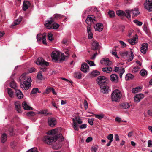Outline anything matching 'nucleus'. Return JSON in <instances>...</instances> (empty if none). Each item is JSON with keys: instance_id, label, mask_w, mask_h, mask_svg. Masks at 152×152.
I'll list each match as a JSON object with an SVG mask.
<instances>
[{"instance_id": "obj_1", "label": "nucleus", "mask_w": 152, "mask_h": 152, "mask_svg": "<svg viewBox=\"0 0 152 152\" xmlns=\"http://www.w3.org/2000/svg\"><path fill=\"white\" fill-rule=\"evenodd\" d=\"M28 73H23L20 77V86L23 90H28L31 86V80L30 76H27Z\"/></svg>"}, {"instance_id": "obj_2", "label": "nucleus", "mask_w": 152, "mask_h": 152, "mask_svg": "<svg viewBox=\"0 0 152 152\" xmlns=\"http://www.w3.org/2000/svg\"><path fill=\"white\" fill-rule=\"evenodd\" d=\"M58 137L61 138V141H63L64 138L61 134H59L57 136H53L50 135L45 136L43 138V140L45 143L50 145L55 142Z\"/></svg>"}, {"instance_id": "obj_3", "label": "nucleus", "mask_w": 152, "mask_h": 152, "mask_svg": "<svg viewBox=\"0 0 152 152\" xmlns=\"http://www.w3.org/2000/svg\"><path fill=\"white\" fill-rule=\"evenodd\" d=\"M122 97L121 92L118 89L114 90L112 91L111 94V99L113 102H119Z\"/></svg>"}, {"instance_id": "obj_4", "label": "nucleus", "mask_w": 152, "mask_h": 152, "mask_svg": "<svg viewBox=\"0 0 152 152\" xmlns=\"http://www.w3.org/2000/svg\"><path fill=\"white\" fill-rule=\"evenodd\" d=\"M45 26L48 28H53L54 29H57L60 26L58 24L54 21L52 18L47 21V22L45 24Z\"/></svg>"}, {"instance_id": "obj_5", "label": "nucleus", "mask_w": 152, "mask_h": 152, "mask_svg": "<svg viewBox=\"0 0 152 152\" xmlns=\"http://www.w3.org/2000/svg\"><path fill=\"white\" fill-rule=\"evenodd\" d=\"M121 55L124 58L129 57L128 59V61H131L133 58V52L132 51H131L130 52L127 51L122 52L121 53Z\"/></svg>"}, {"instance_id": "obj_6", "label": "nucleus", "mask_w": 152, "mask_h": 152, "mask_svg": "<svg viewBox=\"0 0 152 152\" xmlns=\"http://www.w3.org/2000/svg\"><path fill=\"white\" fill-rule=\"evenodd\" d=\"M116 13L119 16H126L128 19L130 18L131 17L129 10H126L125 12L121 10H118L116 11Z\"/></svg>"}, {"instance_id": "obj_7", "label": "nucleus", "mask_w": 152, "mask_h": 152, "mask_svg": "<svg viewBox=\"0 0 152 152\" xmlns=\"http://www.w3.org/2000/svg\"><path fill=\"white\" fill-rule=\"evenodd\" d=\"M73 127L74 129L78 131L79 130L78 126L77 125L75 121H76L77 123L79 124H81L82 123V121L81 119L78 117H76L75 118L73 119Z\"/></svg>"}, {"instance_id": "obj_8", "label": "nucleus", "mask_w": 152, "mask_h": 152, "mask_svg": "<svg viewBox=\"0 0 152 152\" xmlns=\"http://www.w3.org/2000/svg\"><path fill=\"white\" fill-rule=\"evenodd\" d=\"M96 81L99 85L100 86H102L105 85L104 84L107 81V79L106 77L104 76H99L98 77L96 80Z\"/></svg>"}, {"instance_id": "obj_9", "label": "nucleus", "mask_w": 152, "mask_h": 152, "mask_svg": "<svg viewBox=\"0 0 152 152\" xmlns=\"http://www.w3.org/2000/svg\"><path fill=\"white\" fill-rule=\"evenodd\" d=\"M37 41H42L43 44L45 45L47 44L45 33H44L42 34H38L37 36Z\"/></svg>"}, {"instance_id": "obj_10", "label": "nucleus", "mask_w": 152, "mask_h": 152, "mask_svg": "<svg viewBox=\"0 0 152 152\" xmlns=\"http://www.w3.org/2000/svg\"><path fill=\"white\" fill-rule=\"evenodd\" d=\"M36 64L39 65L48 66L49 63L45 61L42 57H39L37 59Z\"/></svg>"}, {"instance_id": "obj_11", "label": "nucleus", "mask_w": 152, "mask_h": 152, "mask_svg": "<svg viewBox=\"0 0 152 152\" xmlns=\"http://www.w3.org/2000/svg\"><path fill=\"white\" fill-rule=\"evenodd\" d=\"M144 7L145 9L149 11H152V0H146Z\"/></svg>"}, {"instance_id": "obj_12", "label": "nucleus", "mask_w": 152, "mask_h": 152, "mask_svg": "<svg viewBox=\"0 0 152 152\" xmlns=\"http://www.w3.org/2000/svg\"><path fill=\"white\" fill-rule=\"evenodd\" d=\"M60 54L57 51H53L51 54V57L53 61L56 62L59 59Z\"/></svg>"}, {"instance_id": "obj_13", "label": "nucleus", "mask_w": 152, "mask_h": 152, "mask_svg": "<svg viewBox=\"0 0 152 152\" xmlns=\"http://www.w3.org/2000/svg\"><path fill=\"white\" fill-rule=\"evenodd\" d=\"M114 71L115 72H119V75L121 78H122L123 74L125 72L124 69L121 67L115 66Z\"/></svg>"}, {"instance_id": "obj_14", "label": "nucleus", "mask_w": 152, "mask_h": 152, "mask_svg": "<svg viewBox=\"0 0 152 152\" xmlns=\"http://www.w3.org/2000/svg\"><path fill=\"white\" fill-rule=\"evenodd\" d=\"M57 122L55 118L53 117H49L48 119V125L51 127H53L56 124Z\"/></svg>"}, {"instance_id": "obj_15", "label": "nucleus", "mask_w": 152, "mask_h": 152, "mask_svg": "<svg viewBox=\"0 0 152 152\" xmlns=\"http://www.w3.org/2000/svg\"><path fill=\"white\" fill-rule=\"evenodd\" d=\"M144 97L143 94L140 93L136 94L134 97V101L136 103H138Z\"/></svg>"}, {"instance_id": "obj_16", "label": "nucleus", "mask_w": 152, "mask_h": 152, "mask_svg": "<svg viewBox=\"0 0 152 152\" xmlns=\"http://www.w3.org/2000/svg\"><path fill=\"white\" fill-rule=\"evenodd\" d=\"M81 70L83 72L87 73L89 71V66L87 63H84L81 65Z\"/></svg>"}, {"instance_id": "obj_17", "label": "nucleus", "mask_w": 152, "mask_h": 152, "mask_svg": "<svg viewBox=\"0 0 152 152\" xmlns=\"http://www.w3.org/2000/svg\"><path fill=\"white\" fill-rule=\"evenodd\" d=\"M100 63L102 64L110 66L112 64V62L108 58H102L100 61Z\"/></svg>"}, {"instance_id": "obj_18", "label": "nucleus", "mask_w": 152, "mask_h": 152, "mask_svg": "<svg viewBox=\"0 0 152 152\" xmlns=\"http://www.w3.org/2000/svg\"><path fill=\"white\" fill-rule=\"evenodd\" d=\"M51 91H52L53 94L54 95H56L57 94V93L55 91L54 89L50 86L47 87L46 89L43 92V94L44 95L47 94Z\"/></svg>"}, {"instance_id": "obj_19", "label": "nucleus", "mask_w": 152, "mask_h": 152, "mask_svg": "<svg viewBox=\"0 0 152 152\" xmlns=\"http://www.w3.org/2000/svg\"><path fill=\"white\" fill-rule=\"evenodd\" d=\"M148 46V44L147 43H143L142 44L140 48L141 52L143 54H145L147 50Z\"/></svg>"}, {"instance_id": "obj_20", "label": "nucleus", "mask_w": 152, "mask_h": 152, "mask_svg": "<svg viewBox=\"0 0 152 152\" xmlns=\"http://www.w3.org/2000/svg\"><path fill=\"white\" fill-rule=\"evenodd\" d=\"M129 11L130 13V12L132 13V16L133 17H137L140 14V12H139V9L137 8H134L132 10Z\"/></svg>"}, {"instance_id": "obj_21", "label": "nucleus", "mask_w": 152, "mask_h": 152, "mask_svg": "<svg viewBox=\"0 0 152 152\" xmlns=\"http://www.w3.org/2000/svg\"><path fill=\"white\" fill-rule=\"evenodd\" d=\"M64 53L66 54H68V55L65 56L64 54V53H61L60 61L66 60L69 57V52L68 50H65L64 51Z\"/></svg>"}, {"instance_id": "obj_22", "label": "nucleus", "mask_w": 152, "mask_h": 152, "mask_svg": "<svg viewBox=\"0 0 152 152\" xmlns=\"http://www.w3.org/2000/svg\"><path fill=\"white\" fill-rule=\"evenodd\" d=\"M94 27L95 31H98L99 32H100L103 29V25L101 23H98L96 24Z\"/></svg>"}, {"instance_id": "obj_23", "label": "nucleus", "mask_w": 152, "mask_h": 152, "mask_svg": "<svg viewBox=\"0 0 152 152\" xmlns=\"http://www.w3.org/2000/svg\"><path fill=\"white\" fill-rule=\"evenodd\" d=\"M94 20H95L94 16L92 15H90L87 17L86 22L89 25Z\"/></svg>"}, {"instance_id": "obj_24", "label": "nucleus", "mask_w": 152, "mask_h": 152, "mask_svg": "<svg viewBox=\"0 0 152 152\" xmlns=\"http://www.w3.org/2000/svg\"><path fill=\"white\" fill-rule=\"evenodd\" d=\"M15 110L17 112L19 113H21V108L20 102L19 101L15 102Z\"/></svg>"}, {"instance_id": "obj_25", "label": "nucleus", "mask_w": 152, "mask_h": 152, "mask_svg": "<svg viewBox=\"0 0 152 152\" xmlns=\"http://www.w3.org/2000/svg\"><path fill=\"white\" fill-rule=\"evenodd\" d=\"M15 91L16 96L19 99L22 98L23 95L21 91L19 89L16 90Z\"/></svg>"}, {"instance_id": "obj_26", "label": "nucleus", "mask_w": 152, "mask_h": 152, "mask_svg": "<svg viewBox=\"0 0 152 152\" xmlns=\"http://www.w3.org/2000/svg\"><path fill=\"white\" fill-rule=\"evenodd\" d=\"M100 87L101 91L102 92L105 94H107L108 93L109 88L107 86L104 85L100 86Z\"/></svg>"}, {"instance_id": "obj_27", "label": "nucleus", "mask_w": 152, "mask_h": 152, "mask_svg": "<svg viewBox=\"0 0 152 152\" xmlns=\"http://www.w3.org/2000/svg\"><path fill=\"white\" fill-rule=\"evenodd\" d=\"M22 106L24 110H33V108L28 105L26 102L25 101H24L23 102Z\"/></svg>"}, {"instance_id": "obj_28", "label": "nucleus", "mask_w": 152, "mask_h": 152, "mask_svg": "<svg viewBox=\"0 0 152 152\" xmlns=\"http://www.w3.org/2000/svg\"><path fill=\"white\" fill-rule=\"evenodd\" d=\"M30 2L28 1H24L23 2V9L24 11H26L28 9L30 5Z\"/></svg>"}, {"instance_id": "obj_29", "label": "nucleus", "mask_w": 152, "mask_h": 152, "mask_svg": "<svg viewBox=\"0 0 152 152\" xmlns=\"http://www.w3.org/2000/svg\"><path fill=\"white\" fill-rule=\"evenodd\" d=\"M99 43L96 41H94L92 44V49L94 50H96L98 49L99 46Z\"/></svg>"}, {"instance_id": "obj_30", "label": "nucleus", "mask_w": 152, "mask_h": 152, "mask_svg": "<svg viewBox=\"0 0 152 152\" xmlns=\"http://www.w3.org/2000/svg\"><path fill=\"white\" fill-rule=\"evenodd\" d=\"M100 74V72L96 70H94L91 73L88 74L89 76L90 77H96Z\"/></svg>"}, {"instance_id": "obj_31", "label": "nucleus", "mask_w": 152, "mask_h": 152, "mask_svg": "<svg viewBox=\"0 0 152 152\" xmlns=\"http://www.w3.org/2000/svg\"><path fill=\"white\" fill-rule=\"evenodd\" d=\"M110 79L113 82H117L118 81V76L115 74H112L110 75Z\"/></svg>"}, {"instance_id": "obj_32", "label": "nucleus", "mask_w": 152, "mask_h": 152, "mask_svg": "<svg viewBox=\"0 0 152 152\" xmlns=\"http://www.w3.org/2000/svg\"><path fill=\"white\" fill-rule=\"evenodd\" d=\"M87 29L88 38L90 39H91L93 37V34L91 32V27L90 25L87 26Z\"/></svg>"}, {"instance_id": "obj_33", "label": "nucleus", "mask_w": 152, "mask_h": 152, "mask_svg": "<svg viewBox=\"0 0 152 152\" xmlns=\"http://www.w3.org/2000/svg\"><path fill=\"white\" fill-rule=\"evenodd\" d=\"M7 135L5 133H3L1 136V142L4 143L7 140Z\"/></svg>"}, {"instance_id": "obj_34", "label": "nucleus", "mask_w": 152, "mask_h": 152, "mask_svg": "<svg viewBox=\"0 0 152 152\" xmlns=\"http://www.w3.org/2000/svg\"><path fill=\"white\" fill-rule=\"evenodd\" d=\"M62 16H63L61 14H56L54 15L53 17H51L50 18H52L53 19V20H54V21L57 20L58 18H61Z\"/></svg>"}, {"instance_id": "obj_35", "label": "nucleus", "mask_w": 152, "mask_h": 152, "mask_svg": "<svg viewBox=\"0 0 152 152\" xmlns=\"http://www.w3.org/2000/svg\"><path fill=\"white\" fill-rule=\"evenodd\" d=\"M57 129H54L50 130V131H49L48 132H47V134L48 135H51V136H55L56 134Z\"/></svg>"}, {"instance_id": "obj_36", "label": "nucleus", "mask_w": 152, "mask_h": 152, "mask_svg": "<svg viewBox=\"0 0 152 152\" xmlns=\"http://www.w3.org/2000/svg\"><path fill=\"white\" fill-rule=\"evenodd\" d=\"M112 69L111 67H108L102 68V71L106 72L107 73H109L112 71Z\"/></svg>"}, {"instance_id": "obj_37", "label": "nucleus", "mask_w": 152, "mask_h": 152, "mask_svg": "<svg viewBox=\"0 0 152 152\" xmlns=\"http://www.w3.org/2000/svg\"><path fill=\"white\" fill-rule=\"evenodd\" d=\"M142 88L140 86L136 87L135 88L132 89V93H137L138 92L142 90Z\"/></svg>"}, {"instance_id": "obj_38", "label": "nucleus", "mask_w": 152, "mask_h": 152, "mask_svg": "<svg viewBox=\"0 0 152 152\" xmlns=\"http://www.w3.org/2000/svg\"><path fill=\"white\" fill-rule=\"evenodd\" d=\"M137 38L134 37L133 38L130 39H128V41L129 44L132 45H134L135 43Z\"/></svg>"}, {"instance_id": "obj_39", "label": "nucleus", "mask_w": 152, "mask_h": 152, "mask_svg": "<svg viewBox=\"0 0 152 152\" xmlns=\"http://www.w3.org/2000/svg\"><path fill=\"white\" fill-rule=\"evenodd\" d=\"M134 77V76L131 74L129 73L126 74L125 76L126 80H130L132 79Z\"/></svg>"}, {"instance_id": "obj_40", "label": "nucleus", "mask_w": 152, "mask_h": 152, "mask_svg": "<svg viewBox=\"0 0 152 152\" xmlns=\"http://www.w3.org/2000/svg\"><path fill=\"white\" fill-rule=\"evenodd\" d=\"M10 86L11 88L15 89V90L17 89V86L16 84L14 81H12L11 82L10 84Z\"/></svg>"}, {"instance_id": "obj_41", "label": "nucleus", "mask_w": 152, "mask_h": 152, "mask_svg": "<svg viewBox=\"0 0 152 152\" xmlns=\"http://www.w3.org/2000/svg\"><path fill=\"white\" fill-rule=\"evenodd\" d=\"M121 107L123 109H127L130 107L129 104L127 103H124L121 105Z\"/></svg>"}, {"instance_id": "obj_42", "label": "nucleus", "mask_w": 152, "mask_h": 152, "mask_svg": "<svg viewBox=\"0 0 152 152\" xmlns=\"http://www.w3.org/2000/svg\"><path fill=\"white\" fill-rule=\"evenodd\" d=\"M7 93L10 97L12 98L13 97V91L12 90L9 88H7Z\"/></svg>"}, {"instance_id": "obj_43", "label": "nucleus", "mask_w": 152, "mask_h": 152, "mask_svg": "<svg viewBox=\"0 0 152 152\" xmlns=\"http://www.w3.org/2000/svg\"><path fill=\"white\" fill-rule=\"evenodd\" d=\"M74 76L76 78L81 79L82 77V74L81 72H75L74 73Z\"/></svg>"}, {"instance_id": "obj_44", "label": "nucleus", "mask_w": 152, "mask_h": 152, "mask_svg": "<svg viewBox=\"0 0 152 152\" xmlns=\"http://www.w3.org/2000/svg\"><path fill=\"white\" fill-rule=\"evenodd\" d=\"M96 118L99 119H102L104 117V114H94Z\"/></svg>"}, {"instance_id": "obj_45", "label": "nucleus", "mask_w": 152, "mask_h": 152, "mask_svg": "<svg viewBox=\"0 0 152 152\" xmlns=\"http://www.w3.org/2000/svg\"><path fill=\"white\" fill-rule=\"evenodd\" d=\"M147 71L145 70L142 69L140 70V75L142 76H144L147 75Z\"/></svg>"}, {"instance_id": "obj_46", "label": "nucleus", "mask_w": 152, "mask_h": 152, "mask_svg": "<svg viewBox=\"0 0 152 152\" xmlns=\"http://www.w3.org/2000/svg\"><path fill=\"white\" fill-rule=\"evenodd\" d=\"M48 39L50 41H52L54 39L53 35L51 33H48Z\"/></svg>"}, {"instance_id": "obj_47", "label": "nucleus", "mask_w": 152, "mask_h": 152, "mask_svg": "<svg viewBox=\"0 0 152 152\" xmlns=\"http://www.w3.org/2000/svg\"><path fill=\"white\" fill-rule=\"evenodd\" d=\"M21 20L22 19H19V20L18 19L16 20L15 21H14V24H12V25L11 26H13L15 25H18L20 23Z\"/></svg>"}, {"instance_id": "obj_48", "label": "nucleus", "mask_w": 152, "mask_h": 152, "mask_svg": "<svg viewBox=\"0 0 152 152\" xmlns=\"http://www.w3.org/2000/svg\"><path fill=\"white\" fill-rule=\"evenodd\" d=\"M108 14L110 18H112L115 16L114 12L113 11L110 10L108 12Z\"/></svg>"}, {"instance_id": "obj_49", "label": "nucleus", "mask_w": 152, "mask_h": 152, "mask_svg": "<svg viewBox=\"0 0 152 152\" xmlns=\"http://www.w3.org/2000/svg\"><path fill=\"white\" fill-rule=\"evenodd\" d=\"M26 152H38L37 148L33 147L28 150Z\"/></svg>"}, {"instance_id": "obj_50", "label": "nucleus", "mask_w": 152, "mask_h": 152, "mask_svg": "<svg viewBox=\"0 0 152 152\" xmlns=\"http://www.w3.org/2000/svg\"><path fill=\"white\" fill-rule=\"evenodd\" d=\"M134 22L138 26H141L142 24V23L141 21H139L137 19H135L134 20Z\"/></svg>"}, {"instance_id": "obj_51", "label": "nucleus", "mask_w": 152, "mask_h": 152, "mask_svg": "<svg viewBox=\"0 0 152 152\" xmlns=\"http://www.w3.org/2000/svg\"><path fill=\"white\" fill-rule=\"evenodd\" d=\"M37 92L39 93H40L41 92V91H39V89L38 88H34L31 91V93L32 94H35Z\"/></svg>"}, {"instance_id": "obj_52", "label": "nucleus", "mask_w": 152, "mask_h": 152, "mask_svg": "<svg viewBox=\"0 0 152 152\" xmlns=\"http://www.w3.org/2000/svg\"><path fill=\"white\" fill-rule=\"evenodd\" d=\"M113 135L112 134H109L107 137V139L110 142L113 141Z\"/></svg>"}, {"instance_id": "obj_53", "label": "nucleus", "mask_w": 152, "mask_h": 152, "mask_svg": "<svg viewBox=\"0 0 152 152\" xmlns=\"http://www.w3.org/2000/svg\"><path fill=\"white\" fill-rule=\"evenodd\" d=\"M143 29L146 34H148V29L145 24H144L143 26Z\"/></svg>"}, {"instance_id": "obj_54", "label": "nucleus", "mask_w": 152, "mask_h": 152, "mask_svg": "<svg viewBox=\"0 0 152 152\" xmlns=\"http://www.w3.org/2000/svg\"><path fill=\"white\" fill-rule=\"evenodd\" d=\"M35 115V113L33 111H29L27 113L26 115L28 116H34Z\"/></svg>"}, {"instance_id": "obj_55", "label": "nucleus", "mask_w": 152, "mask_h": 152, "mask_svg": "<svg viewBox=\"0 0 152 152\" xmlns=\"http://www.w3.org/2000/svg\"><path fill=\"white\" fill-rule=\"evenodd\" d=\"M37 78L39 79H42L43 77L42 73V71H40L38 73L37 75Z\"/></svg>"}, {"instance_id": "obj_56", "label": "nucleus", "mask_w": 152, "mask_h": 152, "mask_svg": "<svg viewBox=\"0 0 152 152\" xmlns=\"http://www.w3.org/2000/svg\"><path fill=\"white\" fill-rule=\"evenodd\" d=\"M86 62H87L91 66H94L96 65L93 61L87 60L86 61Z\"/></svg>"}, {"instance_id": "obj_57", "label": "nucleus", "mask_w": 152, "mask_h": 152, "mask_svg": "<svg viewBox=\"0 0 152 152\" xmlns=\"http://www.w3.org/2000/svg\"><path fill=\"white\" fill-rule=\"evenodd\" d=\"M119 42L121 44L122 48H124L126 47V44L123 41L120 40L119 41Z\"/></svg>"}, {"instance_id": "obj_58", "label": "nucleus", "mask_w": 152, "mask_h": 152, "mask_svg": "<svg viewBox=\"0 0 152 152\" xmlns=\"http://www.w3.org/2000/svg\"><path fill=\"white\" fill-rule=\"evenodd\" d=\"M139 69V68L138 66L135 67L132 69V72H133L136 73L138 71Z\"/></svg>"}, {"instance_id": "obj_59", "label": "nucleus", "mask_w": 152, "mask_h": 152, "mask_svg": "<svg viewBox=\"0 0 152 152\" xmlns=\"http://www.w3.org/2000/svg\"><path fill=\"white\" fill-rule=\"evenodd\" d=\"M53 148L54 149H58L61 148V145L59 144L57 145H53Z\"/></svg>"}, {"instance_id": "obj_60", "label": "nucleus", "mask_w": 152, "mask_h": 152, "mask_svg": "<svg viewBox=\"0 0 152 152\" xmlns=\"http://www.w3.org/2000/svg\"><path fill=\"white\" fill-rule=\"evenodd\" d=\"M87 124H84L79 126V128L80 129H83L86 128Z\"/></svg>"}, {"instance_id": "obj_61", "label": "nucleus", "mask_w": 152, "mask_h": 152, "mask_svg": "<svg viewBox=\"0 0 152 152\" xmlns=\"http://www.w3.org/2000/svg\"><path fill=\"white\" fill-rule=\"evenodd\" d=\"M94 119L93 118L92 119H89L88 120V121L89 124L91 125H93L94 124L93 121Z\"/></svg>"}, {"instance_id": "obj_62", "label": "nucleus", "mask_w": 152, "mask_h": 152, "mask_svg": "<svg viewBox=\"0 0 152 152\" xmlns=\"http://www.w3.org/2000/svg\"><path fill=\"white\" fill-rule=\"evenodd\" d=\"M98 148L94 146L91 148L92 152H96Z\"/></svg>"}, {"instance_id": "obj_63", "label": "nucleus", "mask_w": 152, "mask_h": 152, "mask_svg": "<svg viewBox=\"0 0 152 152\" xmlns=\"http://www.w3.org/2000/svg\"><path fill=\"white\" fill-rule=\"evenodd\" d=\"M35 70L36 69L34 68L31 67L29 69L28 71L29 73H31L34 72Z\"/></svg>"}, {"instance_id": "obj_64", "label": "nucleus", "mask_w": 152, "mask_h": 152, "mask_svg": "<svg viewBox=\"0 0 152 152\" xmlns=\"http://www.w3.org/2000/svg\"><path fill=\"white\" fill-rule=\"evenodd\" d=\"M114 136V137L115 141H119L120 140V139L118 135V134H115Z\"/></svg>"}]
</instances>
